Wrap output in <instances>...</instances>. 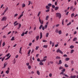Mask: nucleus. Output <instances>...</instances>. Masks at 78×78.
<instances>
[{"label":"nucleus","mask_w":78,"mask_h":78,"mask_svg":"<svg viewBox=\"0 0 78 78\" xmlns=\"http://www.w3.org/2000/svg\"><path fill=\"white\" fill-rule=\"evenodd\" d=\"M56 14V17H58L59 19H61V14L59 13H57Z\"/></svg>","instance_id":"f257e3e1"},{"label":"nucleus","mask_w":78,"mask_h":78,"mask_svg":"<svg viewBox=\"0 0 78 78\" xmlns=\"http://www.w3.org/2000/svg\"><path fill=\"white\" fill-rule=\"evenodd\" d=\"M7 19V17L6 16H4L2 17V19H1L2 21H6Z\"/></svg>","instance_id":"f03ea898"},{"label":"nucleus","mask_w":78,"mask_h":78,"mask_svg":"<svg viewBox=\"0 0 78 78\" xmlns=\"http://www.w3.org/2000/svg\"><path fill=\"white\" fill-rule=\"evenodd\" d=\"M7 64H8V63L6 62H5L4 64V67H2V69H5V67L7 66Z\"/></svg>","instance_id":"7ed1b4c3"},{"label":"nucleus","mask_w":78,"mask_h":78,"mask_svg":"<svg viewBox=\"0 0 78 78\" xmlns=\"http://www.w3.org/2000/svg\"><path fill=\"white\" fill-rule=\"evenodd\" d=\"M47 58V56H45L43 58V62H45V61L46 60V58Z\"/></svg>","instance_id":"20e7f679"},{"label":"nucleus","mask_w":78,"mask_h":78,"mask_svg":"<svg viewBox=\"0 0 78 78\" xmlns=\"http://www.w3.org/2000/svg\"><path fill=\"white\" fill-rule=\"evenodd\" d=\"M69 78H76V76L75 75H74L73 76H71L69 77Z\"/></svg>","instance_id":"39448f33"},{"label":"nucleus","mask_w":78,"mask_h":78,"mask_svg":"<svg viewBox=\"0 0 78 78\" xmlns=\"http://www.w3.org/2000/svg\"><path fill=\"white\" fill-rule=\"evenodd\" d=\"M23 16V14H21L20 15L19 17L18 18V19H21V17H22Z\"/></svg>","instance_id":"423d86ee"},{"label":"nucleus","mask_w":78,"mask_h":78,"mask_svg":"<svg viewBox=\"0 0 78 78\" xmlns=\"http://www.w3.org/2000/svg\"><path fill=\"white\" fill-rule=\"evenodd\" d=\"M62 61H61V60H60L59 61L58 64L59 65V64H62Z\"/></svg>","instance_id":"0eeeda50"},{"label":"nucleus","mask_w":78,"mask_h":78,"mask_svg":"<svg viewBox=\"0 0 78 78\" xmlns=\"http://www.w3.org/2000/svg\"><path fill=\"white\" fill-rule=\"evenodd\" d=\"M58 9H59V7L57 6L55 7V11H57L58 10Z\"/></svg>","instance_id":"6e6552de"},{"label":"nucleus","mask_w":78,"mask_h":78,"mask_svg":"<svg viewBox=\"0 0 78 78\" xmlns=\"http://www.w3.org/2000/svg\"><path fill=\"white\" fill-rule=\"evenodd\" d=\"M40 39H42V33H40Z\"/></svg>","instance_id":"1a4fd4ad"},{"label":"nucleus","mask_w":78,"mask_h":78,"mask_svg":"<svg viewBox=\"0 0 78 78\" xmlns=\"http://www.w3.org/2000/svg\"><path fill=\"white\" fill-rule=\"evenodd\" d=\"M77 41V38L75 37L73 38V41Z\"/></svg>","instance_id":"9d476101"},{"label":"nucleus","mask_w":78,"mask_h":78,"mask_svg":"<svg viewBox=\"0 0 78 78\" xmlns=\"http://www.w3.org/2000/svg\"><path fill=\"white\" fill-rule=\"evenodd\" d=\"M46 8L47 9H50V8L48 5H46Z\"/></svg>","instance_id":"9b49d317"},{"label":"nucleus","mask_w":78,"mask_h":78,"mask_svg":"<svg viewBox=\"0 0 78 78\" xmlns=\"http://www.w3.org/2000/svg\"><path fill=\"white\" fill-rule=\"evenodd\" d=\"M74 48V46L73 45H71L70 46V48H71V49H72V48Z\"/></svg>","instance_id":"f8f14e48"},{"label":"nucleus","mask_w":78,"mask_h":78,"mask_svg":"<svg viewBox=\"0 0 78 78\" xmlns=\"http://www.w3.org/2000/svg\"><path fill=\"white\" fill-rule=\"evenodd\" d=\"M59 32V30H58V29H56L55 30V33H58Z\"/></svg>","instance_id":"ddd939ff"},{"label":"nucleus","mask_w":78,"mask_h":78,"mask_svg":"<svg viewBox=\"0 0 78 78\" xmlns=\"http://www.w3.org/2000/svg\"><path fill=\"white\" fill-rule=\"evenodd\" d=\"M37 73L38 75H40V72L39 70H37Z\"/></svg>","instance_id":"4468645a"},{"label":"nucleus","mask_w":78,"mask_h":78,"mask_svg":"<svg viewBox=\"0 0 78 78\" xmlns=\"http://www.w3.org/2000/svg\"><path fill=\"white\" fill-rule=\"evenodd\" d=\"M15 39L14 38V37H13L11 39V41H14Z\"/></svg>","instance_id":"2eb2a0df"},{"label":"nucleus","mask_w":78,"mask_h":78,"mask_svg":"<svg viewBox=\"0 0 78 78\" xmlns=\"http://www.w3.org/2000/svg\"><path fill=\"white\" fill-rule=\"evenodd\" d=\"M58 34H62V32L61 31V30H60L58 31Z\"/></svg>","instance_id":"dca6fc26"},{"label":"nucleus","mask_w":78,"mask_h":78,"mask_svg":"<svg viewBox=\"0 0 78 78\" xmlns=\"http://www.w3.org/2000/svg\"><path fill=\"white\" fill-rule=\"evenodd\" d=\"M40 23H41V24H43V23H44V21H41H41H39Z\"/></svg>","instance_id":"f3484780"},{"label":"nucleus","mask_w":78,"mask_h":78,"mask_svg":"<svg viewBox=\"0 0 78 78\" xmlns=\"http://www.w3.org/2000/svg\"><path fill=\"white\" fill-rule=\"evenodd\" d=\"M69 59H70V58H66V61H69Z\"/></svg>","instance_id":"a211bd4d"},{"label":"nucleus","mask_w":78,"mask_h":78,"mask_svg":"<svg viewBox=\"0 0 78 78\" xmlns=\"http://www.w3.org/2000/svg\"><path fill=\"white\" fill-rule=\"evenodd\" d=\"M39 37V36H37L36 37V39L37 41H38Z\"/></svg>","instance_id":"6ab92c4d"},{"label":"nucleus","mask_w":78,"mask_h":78,"mask_svg":"<svg viewBox=\"0 0 78 78\" xmlns=\"http://www.w3.org/2000/svg\"><path fill=\"white\" fill-rule=\"evenodd\" d=\"M42 26H43V25L42 24L40 25V26L39 28V29H40V30H41L42 27Z\"/></svg>","instance_id":"aec40b11"},{"label":"nucleus","mask_w":78,"mask_h":78,"mask_svg":"<svg viewBox=\"0 0 78 78\" xmlns=\"http://www.w3.org/2000/svg\"><path fill=\"white\" fill-rule=\"evenodd\" d=\"M10 57H11V55H10L8 57H7V58H6L5 59V60H7L8 59H9V58H10Z\"/></svg>","instance_id":"412c9836"},{"label":"nucleus","mask_w":78,"mask_h":78,"mask_svg":"<svg viewBox=\"0 0 78 78\" xmlns=\"http://www.w3.org/2000/svg\"><path fill=\"white\" fill-rule=\"evenodd\" d=\"M39 65H40V66H43L44 64L42 62H40Z\"/></svg>","instance_id":"4be33fe9"},{"label":"nucleus","mask_w":78,"mask_h":78,"mask_svg":"<svg viewBox=\"0 0 78 78\" xmlns=\"http://www.w3.org/2000/svg\"><path fill=\"white\" fill-rule=\"evenodd\" d=\"M49 34L48 33H47L46 35V37H48V35Z\"/></svg>","instance_id":"5701e85b"},{"label":"nucleus","mask_w":78,"mask_h":78,"mask_svg":"<svg viewBox=\"0 0 78 78\" xmlns=\"http://www.w3.org/2000/svg\"><path fill=\"white\" fill-rule=\"evenodd\" d=\"M47 45H44L43 46V48H47Z\"/></svg>","instance_id":"b1692460"},{"label":"nucleus","mask_w":78,"mask_h":78,"mask_svg":"<svg viewBox=\"0 0 78 78\" xmlns=\"http://www.w3.org/2000/svg\"><path fill=\"white\" fill-rule=\"evenodd\" d=\"M60 58H61L60 57H59L58 56H57V57L55 58V59H60Z\"/></svg>","instance_id":"393cba45"},{"label":"nucleus","mask_w":78,"mask_h":78,"mask_svg":"<svg viewBox=\"0 0 78 78\" xmlns=\"http://www.w3.org/2000/svg\"><path fill=\"white\" fill-rule=\"evenodd\" d=\"M48 5V6L50 7V6H51L52 4L51 3H49Z\"/></svg>","instance_id":"a878e982"},{"label":"nucleus","mask_w":78,"mask_h":78,"mask_svg":"<svg viewBox=\"0 0 78 78\" xmlns=\"http://www.w3.org/2000/svg\"><path fill=\"white\" fill-rule=\"evenodd\" d=\"M65 67H69V66H68L67 64H65Z\"/></svg>","instance_id":"bb28decb"},{"label":"nucleus","mask_w":78,"mask_h":78,"mask_svg":"<svg viewBox=\"0 0 78 78\" xmlns=\"http://www.w3.org/2000/svg\"><path fill=\"white\" fill-rule=\"evenodd\" d=\"M41 14V11H40L38 14V15H37V16L39 17V16H40V14Z\"/></svg>","instance_id":"cd10ccee"},{"label":"nucleus","mask_w":78,"mask_h":78,"mask_svg":"<svg viewBox=\"0 0 78 78\" xmlns=\"http://www.w3.org/2000/svg\"><path fill=\"white\" fill-rule=\"evenodd\" d=\"M63 69V67L62 66H60L59 68V70H61Z\"/></svg>","instance_id":"c85d7f7f"},{"label":"nucleus","mask_w":78,"mask_h":78,"mask_svg":"<svg viewBox=\"0 0 78 78\" xmlns=\"http://www.w3.org/2000/svg\"><path fill=\"white\" fill-rule=\"evenodd\" d=\"M74 50H71V52H70V53H73V51H74Z\"/></svg>","instance_id":"c756f323"},{"label":"nucleus","mask_w":78,"mask_h":78,"mask_svg":"<svg viewBox=\"0 0 78 78\" xmlns=\"http://www.w3.org/2000/svg\"><path fill=\"white\" fill-rule=\"evenodd\" d=\"M74 13H72V14H71V17L72 18L74 16Z\"/></svg>","instance_id":"7c9ffc66"},{"label":"nucleus","mask_w":78,"mask_h":78,"mask_svg":"<svg viewBox=\"0 0 78 78\" xmlns=\"http://www.w3.org/2000/svg\"><path fill=\"white\" fill-rule=\"evenodd\" d=\"M22 8H23V7H25V5L24 4H23L22 5Z\"/></svg>","instance_id":"2f4dec72"},{"label":"nucleus","mask_w":78,"mask_h":78,"mask_svg":"<svg viewBox=\"0 0 78 78\" xmlns=\"http://www.w3.org/2000/svg\"><path fill=\"white\" fill-rule=\"evenodd\" d=\"M48 16H46V20H48Z\"/></svg>","instance_id":"473e14b6"},{"label":"nucleus","mask_w":78,"mask_h":78,"mask_svg":"<svg viewBox=\"0 0 78 78\" xmlns=\"http://www.w3.org/2000/svg\"><path fill=\"white\" fill-rule=\"evenodd\" d=\"M30 52H31V50H30L28 52V55H29V54H30Z\"/></svg>","instance_id":"72a5a7b5"},{"label":"nucleus","mask_w":78,"mask_h":78,"mask_svg":"<svg viewBox=\"0 0 78 78\" xmlns=\"http://www.w3.org/2000/svg\"><path fill=\"white\" fill-rule=\"evenodd\" d=\"M50 11V9H48L46 10V12H49Z\"/></svg>","instance_id":"f704fd0d"},{"label":"nucleus","mask_w":78,"mask_h":78,"mask_svg":"<svg viewBox=\"0 0 78 78\" xmlns=\"http://www.w3.org/2000/svg\"><path fill=\"white\" fill-rule=\"evenodd\" d=\"M28 68L29 69H31V67L30 66H29L28 67Z\"/></svg>","instance_id":"c9c22d12"},{"label":"nucleus","mask_w":78,"mask_h":78,"mask_svg":"<svg viewBox=\"0 0 78 78\" xmlns=\"http://www.w3.org/2000/svg\"><path fill=\"white\" fill-rule=\"evenodd\" d=\"M9 70H7L6 72H5V73H7V74H8V73H9Z\"/></svg>","instance_id":"e433bc0d"},{"label":"nucleus","mask_w":78,"mask_h":78,"mask_svg":"<svg viewBox=\"0 0 78 78\" xmlns=\"http://www.w3.org/2000/svg\"><path fill=\"white\" fill-rule=\"evenodd\" d=\"M13 63V64H15V63H16V59H14Z\"/></svg>","instance_id":"4c0bfd02"},{"label":"nucleus","mask_w":78,"mask_h":78,"mask_svg":"<svg viewBox=\"0 0 78 78\" xmlns=\"http://www.w3.org/2000/svg\"><path fill=\"white\" fill-rule=\"evenodd\" d=\"M5 45V42H3L2 44V47H4Z\"/></svg>","instance_id":"58836bf2"},{"label":"nucleus","mask_w":78,"mask_h":78,"mask_svg":"<svg viewBox=\"0 0 78 78\" xmlns=\"http://www.w3.org/2000/svg\"><path fill=\"white\" fill-rule=\"evenodd\" d=\"M9 55H10V53H9L8 54H7L6 55V56H7V57H8L9 56Z\"/></svg>","instance_id":"ea45409f"},{"label":"nucleus","mask_w":78,"mask_h":78,"mask_svg":"<svg viewBox=\"0 0 78 78\" xmlns=\"http://www.w3.org/2000/svg\"><path fill=\"white\" fill-rule=\"evenodd\" d=\"M52 7L53 8L55 9V6L54 5H52Z\"/></svg>","instance_id":"a19ab883"},{"label":"nucleus","mask_w":78,"mask_h":78,"mask_svg":"<svg viewBox=\"0 0 78 78\" xmlns=\"http://www.w3.org/2000/svg\"><path fill=\"white\" fill-rule=\"evenodd\" d=\"M38 48L39 46H36V48H35V50H38Z\"/></svg>","instance_id":"79ce46f5"},{"label":"nucleus","mask_w":78,"mask_h":78,"mask_svg":"<svg viewBox=\"0 0 78 78\" xmlns=\"http://www.w3.org/2000/svg\"><path fill=\"white\" fill-rule=\"evenodd\" d=\"M59 52L60 53H61V54H62L63 53V52H62V51L61 50H60V51H59Z\"/></svg>","instance_id":"37998d69"},{"label":"nucleus","mask_w":78,"mask_h":78,"mask_svg":"<svg viewBox=\"0 0 78 78\" xmlns=\"http://www.w3.org/2000/svg\"><path fill=\"white\" fill-rule=\"evenodd\" d=\"M54 45H55V43H52V47H54Z\"/></svg>","instance_id":"c03bdc74"},{"label":"nucleus","mask_w":78,"mask_h":78,"mask_svg":"<svg viewBox=\"0 0 78 78\" xmlns=\"http://www.w3.org/2000/svg\"><path fill=\"white\" fill-rule=\"evenodd\" d=\"M52 76V74L50 73L49 74V76H50V77H51Z\"/></svg>","instance_id":"a18cd8bd"},{"label":"nucleus","mask_w":78,"mask_h":78,"mask_svg":"<svg viewBox=\"0 0 78 78\" xmlns=\"http://www.w3.org/2000/svg\"><path fill=\"white\" fill-rule=\"evenodd\" d=\"M73 6H71L70 8V9L71 10H72V9H73Z\"/></svg>","instance_id":"49530a36"},{"label":"nucleus","mask_w":78,"mask_h":78,"mask_svg":"<svg viewBox=\"0 0 78 78\" xmlns=\"http://www.w3.org/2000/svg\"><path fill=\"white\" fill-rule=\"evenodd\" d=\"M59 51H60V50L58 49L57 50L56 52L57 53H59Z\"/></svg>","instance_id":"de8ad7c7"},{"label":"nucleus","mask_w":78,"mask_h":78,"mask_svg":"<svg viewBox=\"0 0 78 78\" xmlns=\"http://www.w3.org/2000/svg\"><path fill=\"white\" fill-rule=\"evenodd\" d=\"M25 34V33L24 32L22 34H21V36H24V34Z\"/></svg>","instance_id":"09e8293b"},{"label":"nucleus","mask_w":78,"mask_h":78,"mask_svg":"<svg viewBox=\"0 0 78 78\" xmlns=\"http://www.w3.org/2000/svg\"><path fill=\"white\" fill-rule=\"evenodd\" d=\"M76 4H77V3L76 2V1H74L75 5H76Z\"/></svg>","instance_id":"8fccbe9b"},{"label":"nucleus","mask_w":78,"mask_h":78,"mask_svg":"<svg viewBox=\"0 0 78 78\" xmlns=\"http://www.w3.org/2000/svg\"><path fill=\"white\" fill-rule=\"evenodd\" d=\"M71 24V22H69V23L67 24V26H69V25H70Z\"/></svg>","instance_id":"3c124183"},{"label":"nucleus","mask_w":78,"mask_h":78,"mask_svg":"<svg viewBox=\"0 0 78 78\" xmlns=\"http://www.w3.org/2000/svg\"><path fill=\"white\" fill-rule=\"evenodd\" d=\"M5 57H4L2 58V61H4V59H5Z\"/></svg>","instance_id":"603ef678"},{"label":"nucleus","mask_w":78,"mask_h":78,"mask_svg":"<svg viewBox=\"0 0 78 78\" xmlns=\"http://www.w3.org/2000/svg\"><path fill=\"white\" fill-rule=\"evenodd\" d=\"M48 25H46L45 26H44V28H47Z\"/></svg>","instance_id":"864d4df0"},{"label":"nucleus","mask_w":78,"mask_h":78,"mask_svg":"<svg viewBox=\"0 0 78 78\" xmlns=\"http://www.w3.org/2000/svg\"><path fill=\"white\" fill-rule=\"evenodd\" d=\"M63 56H64V57H67V55L66 54H65L63 55Z\"/></svg>","instance_id":"5fc2aeb1"},{"label":"nucleus","mask_w":78,"mask_h":78,"mask_svg":"<svg viewBox=\"0 0 78 78\" xmlns=\"http://www.w3.org/2000/svg\"><path fill=\"white\" fill-rule=\"evenodd\" d=\"M62 25H64V20H62Z\"/></svg>","instance_id":"6e6d98bb"},{"label":"nucleus","mask_w":78,"mask_h":78,"mask_svg":"<svg viewBox=\"0 0 78 78\" xmlns=\"http://www.w3.org/2000/svg\"><path fill=\"white\" fill-rule=\"evenodd\" d=\"M59 24H57L55 26L56 27H59Z\"/></svg>","instance_id":"4d7b16f0"},{"label":"nucleus","mask_w":78,"mask_h":78,"mask_svg":"<svg viewBox=\"0 0 78 78\" xmlns=\"http://www.w3.org/2000/svg\"><path fill=\"white\" fill-rule=\"evenodd\" d=\"M34 49H32L31 53H33L34 52Z\"/></svg>","instance_id":"13d9d810"},{"label":"nucleus","mask_w":78,"mask_h":78,"mask_svg":"<svg viewBox=\"0 0 78 78\" xmlns=\"http://www.w3.org/2000/svg\"><path fill=\"white\" fill-rule=\"evenodd\" d=\"M37 60L38 62H39V61H40V59H39V58H37Z\"/></svg>","instance_id":"bf43d9fd"},{"label":"nucleus","mask_w":78,"mask_h":78,"mask_svg":"<svg viewBox=\"0 0 78 78\" xmlns=\"http://www.w3.org/2000/svg\"><path fill=\"white\" fill-rule=\"evenodd\" d=\"M28 2H29L28 5H30L31 4V1H29Z\"/></svg>","instance_id":"052dcab7"},{"label":"nucleus","mask_w":78,"mask_h":78,"mask_svg":"<svg viewBox=\"0 0 78 78\" xmlns=\"http://www.w3.org/2000/svg\"><path fill=\"white\" fill-rule=\"evenodd\" d=\"M65 70H66V69H63V70L62 71V72H65Z\"/></svg>","instance_id":"680f3d73"},{"label":"nucleus","mask_w":78,"mask_h":78,"mask_svg":"<svg viewBox=\"0 0 78 78\" xmlns=\"http://www.w3.org/2000/svg\"><path fill=\"white\" fill-rule=\"evenodd\" d=\"M18 15V14H17V13L16 14H15L14 15V17H16V16H17Z\"/></svg>","instance_id":"e2e57ef3"},{"label":"nucleus","mask_w":78,"mask_h":78,"mask_svg":"<svg viewBox=\"0 0 78 78\" xmlns=\"http://www.w3.org/2000/svg\"><path fill=\"white\" fill-rule=\"evenodd\" d=\"M69 12H67L66 13V16H67L68 15V14H69Z\"/></svg>","instance_id":"0e129e2a"},{"label":"nucleus","mask_w":78,"mask_h":78,"mask_svg":"<svg viewBox=\"0 0 78 78\" xmlns=\"http://www.w3.org/2000/svg\"><path fill=\"white\" fill-rule=\"evenodd\" d=\"M30 64V63H26V65L27 66H29V65Z\"/></svg>","instance_id":"69168bd1"},{"label":"nucleus","mask_w":78,"mask_h":78,"mask_svg":"<svg viewBox=\"0 0 78 78\" xmlns=\"http://www.w3.org/2000/svg\"><path fill=\"white\" fill-rule=\"evenodd\" d=\"M50 64H53V62H52V61H50Z\"/></svg>","instance_id":"338daca9"},{"label":"nucleus","mask_w":78,"mask_h":78,"mask_svg":"<svg viewBox=\"0 0 78 78\" xmlns=\"http://www.w3.org/2000/svg\"><path fill=\"white\" fill-rule=\"evenodd\" d=\"M58 44H55V47H58Z\"/></svg>","instance_id":"774afa93"}]
</instances>
